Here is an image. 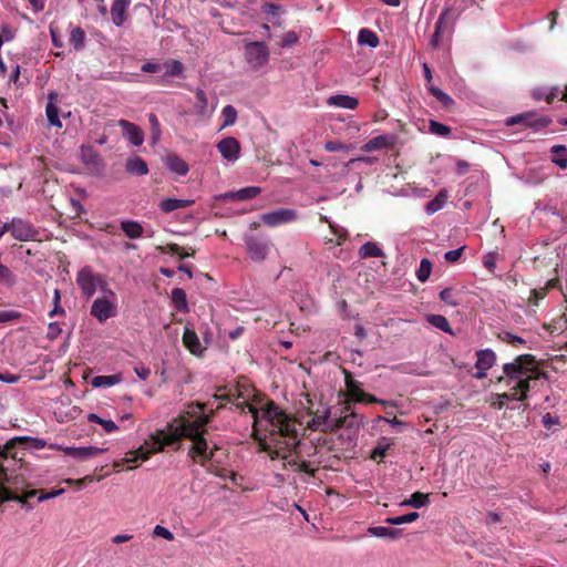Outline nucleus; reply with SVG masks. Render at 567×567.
Returning a JSON list of instances; mask_svg holds the SVG:
<instances>
[{"mask_svg": "<svg viewBox=\"0 0 567 567\" xmlns=\"http://www.w3.org/2000/svg\"><path fill=\"white\" fill-rule=\"evenodd\" d=\"M239 382L227 388L230 401L236 410L252 415L251 439L258 443L259 451L266 452L271 460L284 458L296 451L300 443V425L292 414H288L275 401L266 400L259 408L248 401Z\"/></svg>", "mask_w": 567, "mask_h": 567, "instance_id": "obj_1", "label": "nucleus"}, {"mask_svg": "<svg viewBox=\"0 0 567 567\" xmlns=\"http://www.w3.org/2000/svg\"><path fill=\"white\" fill-rule=\"evenodd\" d=\"M206 404L200 402H192L187 404L186 409L167 423L163 430L155 431V447L153 451L162 452L165 446H171L178 442L181 439H188L192 445L188 450V456L194 462L206 466L213 460L214 451L217 450L216 444L209 446L205 434L207 433L206 425L212 421V415L205 413Z\"/></svg>", "mask_w": 567, "mask_h": 567, "instance_id": "obj_2", "label": "nucleus"}, {"mask_svg": "<svg viewBox=\"0 0 567 567\" xmlns=\"http://www.w3.org/2000/svg\"><path fill=\"white\" fill-rule=\"evenodd\" d=\"M540 363L530 353L519 354L512 362L503 365V374L497 378L498 383H505L509 392L495 394L491 406L502 410L505 401H525L528 398L533 383L540 379L548 380V373L540 369Z\"/></svg>", "mask_w": 567, "mask_h": 567, "instance_id": "obj_3", "label": "nucleus"}, {"mask_svg": "<svg viewBox=\"0 0 567 567\" xmlns=\"http://www.w3.org/2000/svg\"><path fill=\"white\" fill-rule=\"evenodd\" d=\"M45 444V441L42 439L20 436L8 441L7 444L3 446L0 445V503H4L7 501H16L27 509H32V506L29 503L30 498L38 496V501L43 502L56 497L64 492L63 488L53 489L48 493L41 489H30L20 495L4 486V483L8 481V475L7 468L3 466L2 462L7 460L9 456H11L13 460L16 458V453L13 452V450L18 445L40 450L43 449Z\"/></svg>", "mask_w": 567, "mask_h": 567, "instance_id": "obj_4", "label": "nucleus"}, {"mask_svg": "<svg viewBox=\"0 0 567 567\" xmlns=\"http://www.w3.org/2000/svg\"><path fill=\"white\" fill-rule=\"evenodd\" d=\"M455 28V19L451 8H445L435 22L434 32L429 45L432 50H440L450 45Z\"/></svg>", "mask_w": 567, "mask_h": 567, "instance_id": "obj_5", "label": "nucleus"}, {"mask_svg": "<svg viewBox=\"0 0 567 567\" xmlns=\"http://www.w3.org/2000/svg\"><path fill=\"white\" fill-rule=\"evenodd\" d=\"M75 281L85 299L92 298L97 288L114 296V292L106 288L104 277L94 272L90 266H84L78 271Z\"/></svg>", "mask_w": 567, "mask_h": 567, "instance_id": "obj_6", "label": "nucleus"}, {"mask_svg": "<svg viewBox=\"0 0 567 567\" xmlns=\"http://www.w3.org/2000/svg\"><path fill=\"white\" fill-rule=\"evenodd\" d=\"M245 59L252 70L265 66L269 61V49L265 42H245Z\"/></svg>", "mask_w": 567, "mask_h": 567, "instance_id": "obj_7", "label": "nucleus"}, {"mask_svg": "<svg viewBox=\"0 0 567 567\" xmlns=\"http://www.w3.org/2000/svg\"><path fill=\"white\" fill-rule=\"evenodd\" d=\"M153 442H155V433L151 434L150 437L145 440L144 444L141 445L137 450L131 451L126 454L125 457L121 458L120 461H115L113 464L114 468H120L127 463H136L138 461L148 460L153 454L158 452L153 451L156 445L153 444Z\"/></svg>", "mask_w": 567, "mask_h": 567, "instance_id": "obj_8", "label": "nucleus"}, {"mask_svg": "<svg viewBox=\"0 0 567 567\" xmlns=\"http://www.w3.org/2000/svg\"><path fill=\"white\" fill-rule=\"evenodd\" d=\"M245 243L247 252L254 261L265 260L270 251L271 244L267 237L251 235L245 238Z\"/></svg>", "mask_w": 567, "mask_h": 567, "instance_id": "obj_9", "label": "nucleus"}, {"mask_svg": "<svg viewBox=\"0 0 567 567\" xmlns=\"http://www.w3.org/2000/svg\"><path fill=\"white\" fill-rule=\"evenodd\" d=\"M308 415L311 416L308 421L309 429L330 432L329 425L333 423L334 419L330 417V408L328 405L319 404L315 410L309 408Z\"/></svg>", "mask_w": 567, "mask_h": 567, "instance_id": "obj_10", "label": "nucleus"}, {"mask_svg": "<svg viewBox=\"0 0 567 567\" xmlns=\"http://www.w3.org/2000/svg\"><path fill=\"white\" fill-rule=\"evenodd\" d=\"M297 219V212L290 208H279L261 215V220L269 227L288 224Z\"/></svg>", "mask_w": 567, "mask_h": 567, "instance_id": "obj_11", "label": "nucleus"}, {"mask_svg": "<svg viewBox=\"0 0 567 567\" xmlns=\"http://www.w3.org/2000/svg\"><path fill=\"white\" fill-rule=\"evenodd\" d=\"M550 118L546 116L537 117L534 112H526L518 114L516 116L508 117L506 120L507 125L523 124L526 127H546L550 123Z\"/></svg>", "mask_w": 567, "mask_h": 567, "instance_id": "obj_12", "label": "nucleus"}, {"mask_svg": "<svg viewBox=\"0 0 567 567\" xmlns=\"http://www.w3.org/2000/svg\"><path fill=\"white\" fill-rule=\"evenodd\" d=\"M8 231L11 233L13 238L20 241H28L35 237L37 230L23 219H12L11 223H7Z\"/></svg>", "mask_w": 567, "mask_h": 567, "instance_id": "obj_13", "label": "nucleus"}, {"mask_svg": "<svg viewBox=\"0 0 567 567\" xmlns=\"http://www.w3.org/2000/svg\"><path fill=\"white\" fill-rule=\"evenodd\" d=\"M91 315L100 322H104L116 315V305L106 298H97L92 303Z\"/></svg>", "mask_w": 567, "mask_h": 567, "instance_id": "obj_14", "label": "nucleus"}, {"mask_svg": "<svg viewBox=\"0 0 567 567\" xmlns=\"http://www.w3.org/2000/svg\"><path fill=\"white\" fill-rule=\"evenodd\" d=\"M217 148L225 159L234 162L239 156L240 144L235 137H226L217 144Z\"/></svg>", "mask_w": 567, "mask_h": 567, "instance_id": "obj_15", "label": "nucleus"}, {"mask_svg": "<svg viewBox=\"0 0 567 567\" xmlns=\"http://www.w3.org/2000/svg\"><path fill=\"white\" fill-rule=\"evenodd\" d=\"M118 125L123 131V135L134 145L141 146L144 142L143 131L134 123L126 120H120Z\"/></svg>", "mask_w": 567, "mask_h": 567, "instance_id": "obj_16", "label": "nucleus"}, {"mask_svg": "<svg viewBox=\"0 0 567 567\" xmlns=\"http://www.w3.org/2000/svg\"><path fill=\"white\" fill-rule=\"evenodd\" d=\"M363 417L354 412H349L343 416L334 419L333 423L329 425L330 432H336L342 427L359 429L362 424Z\"/></svg>", "mask_w": 567, "mask_h": 567, "instance_id": "obj_17", "label": "nucleus"}, {"mask_svg": "<svg viewBox=\"0 0 567 567\" xmlns=\"http://www.w3.org/2000/svg\"><path fill=\"white\" fill-rule=\"evenodd\" d=\"M106 449L95 446L65 447L64 453L78 460H87L104 453Z\"/></svg>", "mask_w": 567, "mask_h": 567, "instance_id": "obj_18", "label": "nucleus"}, {"mask_svg": "<svg viewBox=\"0 0 567 567\" xmlns=\"http://www.w3.org/2000/svg\"><path fill=\"white\" fill-rule=\"evenodd\" d=\"M261 189L257 186H247L244 188H240L237 192H227L223 195H220L221 199L225 200H247L255 198L260 194Z\"/></svg>", "mask_w": 567, "mask_h": 567, "instance_id": "obj_19", "label": "nucleus"}, {"mask_svg": "<svg viewBox=\"0 0 567 567\" xmlns=\"http://www.w3.org/2000/svg\"><path fill=\"white\" fill-rule=\"evenodd\" d=\"M344 384L347 389V395L350 401L359 402L364 391L361 388V382L353 379L352 374L344 370Z\"/></svg>", "mask_w": 567, "mask_h": 567, "instance_id": "obj_20", "label": "nucleus"}, {"mask_svg": "<svg viewBox=\"0 0 567 567\" xmlns=\"http://www.w3.org/2000/svg\"><path fill=\"white\" fill-rule=\"evenodd\" d=\"M394 144V137L390 135H378L369 140L363 146V152H373L381 148L391 147Z\"/></svg>", "mask_w": 567, "mask_h": 567, "instance_id": "obj_21", "label": "nucleus"}, {"mask_svg": "<svg viewBox=\"0 0 567 567\" xmlns=\"http://www.w3.org/2000/svg\"><path fill=\"white\" fill-rule=\"evenodd\" d=\"M496 361V354L491 349H484L476 352L475 369L481 371L489 370Z\"/></svg>", "mask_w": 567, "mask_h": 567, "instance_id": "obj_22", "label": "nucleus"}, {"mask_svg": "<svg viewBox=\"0 0 567 567\" xmlns=\"http://www.w3.org/2000/svg\"><path fill=\"white\" fill-rule=\"evenodd\" d=\"M183 343L195 355H199L204 351L199 339L193 329L185 328L183 333Z\"/></svg>", "mask_w": 567, "mask_h": 567, "instance_id": "obj_23", "label": "nucleus"}, {"mask_svg": "<svg viewBox=\"0 0 567 567\" xmlns=\"http://www.w3.org/2000/svg\"><path fill=\"white\" fill-rule=\"evenodd\" d=\"M327 103L328 105L347 110H354L359 105L357 97L344 94L332 95L328 99Z\"/></svg>", "mask_w": 567, "mask_h": 567, "instance_id": "obj_24", "label": "nucleus"}, {"mask_svg": "<svg viewBox=\"0 0 567 567\" xmlns=\"http://www.w3.org/2000/svg\"><path fill=\"white\" fill-rule=\"evenodd\" d=\"M194 204L193 199H177V198H166L159 203V208L163 213H172L176 209L186 208Z\"/></svg>", "mask_w": 567, "mask_h": 567, "instance_id": "obj_25", "label": "nucleus"}, {"mask_svg": "<svg viewBox=\"0 0 567 567\" xmlns=\"http://www.w3.org/2000/svg\"><path fill=\"white\" fill-rule=\"evenodd\" d=\"M49 103L45 109L47 118L50 125L55 127H62V123L59 117V107L55 105L54 101L56 100V93L51 92L49 94Z\"/></svg>", "mask_w": 567, "mask_h": 567, "instance_id": "obj_26", "label": "nucleus"}, {"mask_svg": "<svg viewBox=\"0 0 567 567\" xmlns=\"http://www.w3.org/2000/svg\"><path fill=\"white\" fill-rule=\"evenodd\" d=\"M128 6L126 0H114L111 7V17L115 25H122L125 21V12Z\"/></svg>", "mask_w": 567, "mask_h": 567, "instance_id": "obj_27", "label": "nucleus"}, {"mask_svg": "<svg viewBox=\"0 0 567 567\" xmlns=\"http://www.w3.org/2000/svg\"><path fill=\"white\" fill-rule=\"evenodd\" d=\"M167 167L179 176H185L188 171V164L178 155H169L166 158Z\"/></svg>", "mask_w": 567, "mask_h": 567, "instance_id": "obj_28", "label": "nucleus"}, {"mask_svg": "<svg viewBox=\"0 0 567 567\" xmlns=\"http://www.w3.org/2000/svg\"><path fill=\"white\" fill-rule=\"evenodd\" d=\"M125 167L130 174L137 175V176L146 175L148 173V167H147L146 162L138 156L128 158Z\"/></svg>", "mask_w": 567, "mask_h": 567, "instance_id": "obj_29", "label": "nucleus"}, {"mask_svg": "<svg viewBox=\"0 0 567 567\" xmlns=\"http://www.w3.org/2000/svg\"><path fill=\"white\" fill-rule=\"evenodd\" d=\"M393 445V442L389 437H381L375 447L372 450L370 457L379 463L388 454L389 450Z\"/></svg>", "mask_w": 567, "mask_h": 567, "instance_id": "obj_30", "label": "nucleus"}, {"mask_svg": "<svg viewBox=\"0 0 567 567\" xmlns=\"http://www.w3.org/2000/svg\"><path fill=\"white\" fill-rule=\"evenodd\" d=\"M550 153L554 155L551 162L557 165L560 169L567 168V147L565 145H554L550 148Z\"/></svg>", "mask_w": 567, "mask_h": 567, "instance_id": "obj_31", "label": "nucleus"}, {"mask_svg": "<svg viewBox=\"0 0 567 567\" xmlns=\"http://www.w3.org/2000/svg\"><path fill=\"white\" fill-rule=\"evenodd\" d=\"M121 228L124 231V234L131 239L140 238L143 236L144 233L143 226L135 220L122 221Z\"/></svg>", "mask_w": 567, "mask_h": 567, "instance_id": "obj_32", "label": "nucleus"}, {"mask_svg": "<svg viewBox=\"0 0 567 567\" xmlns=\"http://www.w3.org/2000/svg\"><path fill=\"white\" fill-rule=\"evenodd\" d=\"M171 299H172V302H173L174 307L178 311L187 312L189 310L188 309V303H187L186 292L184 291V289H182V288H174L172 290Z\"/></svg>", "mask_w": 567, "mask_h": 567, "instance_id": "obj_33", "label": "nucleus"}, {"mask_svg": "<svg viewBox=\"0 0 567 567\" xmlns=\"http://www.w3.org/2000/svg\"><path fill=\"white\" fill-rule=\"evenodd\" d=\"M446 199H447V193L445 189H442L437 193V195L426 204L425 206V212L429 214V215H432L436 212H439L440 209L443 208V206L445 205L446 203Z\"/></svg>", "mask_w": 567, "mask_h": 567, "instance_id": "obj_34", "label": "nucleus"}, {"mask_svg": "<svg viewBox=\"0 0 567 567\" xmlns=\"http://www.w3.org/2000/svg\"><path fill=\"white\" fill-rule=\"evenodd\" d=\"M368 532L375 537L396 539L400 537V530L391 527L375 526L370 527Z\"/></svg>", "mask_w": 567, "mask_h": 567, "instance_id": "obj_35", "label": "nucleus"}, {"mask_svg": "<svg viewBox=\"0 0 567 567\" xmlns=\"http://www.w3.org/2000/svg\"><path fill=\"white\" fill-rule=\"evenodd\" d=\"M426 321L431 326H433V327H435V328H437V329H440V330H442V331H444V332H446L449 334H454V332H453V330H452V328L450 326L449 320L444 316H442V315H429L426 317Z\"/></svg>", "mask_w": 567, "mask_h": 567, "instance_id": "obj_36", "label": "nucleus"}, {"mask_svg": "<svg viewBox=\"0 0 567 567\" xmlns=\"http://www.w3.org/2000/svg\"><path fill=\"white\" fill-rule=\"evenodd\" d=\"M430 503L429 494L422 492H415L409 499L401 503L402 506H412L414 508H421Z\"/></svg>", "mask_w": 567, "mask_h": 567, "instance_id": "obj_37", "label": "nucleus"}, {"mask_svg": "<svg viewBox=\"0 0 567 567\" xmlns=\"http://www.w3.org/2000/svg\"><path fill=\"white\" fill-rule=\"evenodd\" d=\"M120 381L121 377L118 374L97 375L91 380V385L93 388H107L117 384Z\"/></svg>", "mask_w": 567, "mask_h": 567, "instance_id": "obj_38", "label": "nucleus"}, {"mask_svg": "<svg viewBox=\"0 0 567 567\" xmlns=\"http://www.w3.org/2000/svg\"><path fill=\"white\" fill-rule=\"evenodd\" d=\"M358 42L360 44H367L370 48H377L379 45V37L377 33L370 29H361L358 37Z\"/></svg>", "mask_w": 567, "mask_h": 567, "instance_id": "obj_39", "label": "nucleus"}, {"mask_svg": "<svg viewBox=\"0 0 567 567\" xmlns=\"http://www.w3.org/2000/svg\"><path fill=\"white\" fill-rule=\"evenodd\" d=\"M80 156L83 163L97 165L100 162V155L90 145H82L80 148Z\"/></svg>", "mask_w": 567, "mask_h": 567, "instance_id": "obj_40", "label": "nucleus"}, {"mask_svg": "<svg viewBox=\"0 0 567 567\" xmlns=\"http://www.w3.org/2000/svg\"><path fill=\"white\" fill-rule=\"evenodd\" d=\"M359 255L361 258H378L383 256V251L377 244L368 241L361 246Z\"/></svg>", "mask_w": 567, "mask_h": 567, "instance_id": "obj_41", "label": "nucleus"}, {"mask_svg": "<svg viewBox=\"0 0 567 567\" xmlns=\"http://www.w3.org/2000/svg\"><path fill=\"white\" fill-rule=\"evenodd\" d=\"M84 30L80 27L73 28L70 33V44L73 45L74 50H81L84 47Z\"/></svg>", "mask_w": 567, "mask_h": 567, "instance_id": "obj_42", "label": "nucleus"}, {"mask_svg": "<svg viewBox=\"0 0 567 567\" xmlns=\"http://www.w3.org/2000/svg\"><path fill=\"white\" fill-rule=\"evenodd\" d=\"M87 420L91 423L100 424L106 433L115 432L118 429L114 421L102 419L94 413L89 414Z\"/></svg>", "mask_w": 567, "mask_h": 567, "instance_id": "obj_43", "label": "nucleus"}, {"mask_svg": "<svg viewBox=\"0 0 567 567\" xmlns=\"http://www.w3.org/2000/svg\"><path fill=\"white\" fill-rule=\"evenodd\" d=\"M431 271L432 262L427 258H423L420 261V266L416 270V278L419 279V281L425 282L430 278Z\"/></svg>", "mask_w": 567, "mask_h": 567, "instance_id": "obj_44", "label": "nucleus"}, {"mask_svg": "<svg viewBox=\"0 0 567 567\" xmlns=\"http://www.w3.org/2000/svg\"><path fill=\"white\" fill-rule=\"evenodd\" d=\"M419 516L420 515L417 512H411V513H408V514H404L401 516L389 517V518H386L385 522L390 525H402V524H409V523L416 520L419 518Z\"/></svg>", "mask_w": 567, "mask_h": 567, "instance_id": "obj_45", "label": "nucleus"}, {"mask_svg": "<svg viewBox=\"0 0 567 567\" xmlns=\"http://www.w3.org/2000/svg\"><path fill=\"white\" fill-rule=\"evenodd\" d=\"M221 127L234 125L237 120V111L233 105H226L221 111Z\"/></svg>", "mask_w": 567, "mask_h": 567, "instance_id": "obj_46", "label": "nucleus"}, {"mask_svg": "<svg viewBox=\"0 0 567 567\" xmlns=\"http://www.w3.org/2000/svg\"><path fill=\"white\" fill-rule=\"evenodd\" d=\"M440 299L449 306L456 307L460 305L457 292L453 288H445L440 292Z\"/></svg>", "mask_w": 567, "mask_h": 567, "instance_id": "obj_47", "label": "nucleus"}, {"mask_svg": "<svg viewBox=\"0 0 567 567\" xmlns=\"http://www.w3.org/2000/svg\"><path fill=\"white\" fill-rule=\"evenodd\" d=\"M148 122L151 125L152 143L156 144L161 138V124L157 116L154 113L148 114Z\"/></svg>", "mask_w": 567, "mask_h": 567, "instance_id": "obj_48", "label": "nucleus"}, {"mask_svg": "<svg viewBox=\"0 0 567 567\" xmlns=\"http://www.w3.org/2000/svg\"><path fill=\"white\" fill-rule=\"evenodd\" d=\"M166 72L165 76H179L184 71V65L178 60H172L165 63Z\"/></svg>", "mask_w": 567, "mask_h": 567, "instance_id": "obj_49", "label": "nucleus"}, {"mask_svg": "<svg viewBox=\"0 0 567 567\" xmlns=\"http://www.w3.org/2000/svg\"><path fill=\"white\" fill-rule=\"evenodd\" d=\"M429 128L432 134H435V135H439L442 137H449L451 134V128L447 125L442 124L436 121H433V120L430 121Z\"/></svg>", "mask_w": 567, "mask_h": 567, "instance_id": "obj_50", "label": "nucleus"}, {"mask_svg": "<svg viewBox=\"0 0 567 567\" xmlns=\"http://www.w3.org/2000/svg\"><path fill=\"white\" fill-rule=\"evenodd\" d=\"M0 284L12 287L16 284V277L4 265L0 264Z\"/></svg>", "mask_w": 567, "mask_h": 567, "instance_id": "obj_51", "label": "nucleus"}, {"mask_svg": "<svg viewBox=\"0 0 567 567\" xmlns=\"http://www.w3.org/2000/svg\"><path fill=\"white\" fill-rule=\"evenodd\" d=\"M498 339L502 340L503 342L509 343L515 347L518 344L525 343L524 339H522L520 337L515 336L508 331H503V332L498 333Z\"/></svg>", "mask_w": 567, "mask_h": 567, "instance_id": "obj_52", "label": "nucleus"}, {"mask_svg": "<svg viewBox=\"0 0 567 567\" xmlns=\"http://www.w3.org/2000/svg\"><path fill=\"white\" fill-rule=\"evenodd\" d=\"M547 295V288L532 289L528 302L535 307L538 306L539 301L543 300Z\"/></svg>", "mask_w": 567, "mask_h": 567, "instance_id": "obj_53", "label": "nucleus"}, {"mask_svg": "<svg viewBox=\"0 0 567 567\" xmlns=\"http://www.w3.org/2000/svg\"><path fill=\"white\" fill-rule=\"evenodd\" d=\"M464 250H465V246H462V247H460L457 249H454V250L446 251L444 254L445 261L449 262V264L457 262L461 259Z\"/></svg>", "mask_w": 567, "mask_h": 567, "instance_id": "obj_54", "label": "nucleus"}, {"mask_svg": "<svg viewBox=\"0 0 567 567\" xmlns=\"http://www.w3.org/2000/svg\"><path fill=\"white\" fill-rule=\"evenodd\" d=\"M360 403L361 402H364V403H379V404H382L384 406L386 405H394L393 402L391 401H385V400H381V399H378L377 396L372 395V394H369V393H363V395L360 398Z\"/></svg>", "mask_w": 567, "mask_h": 567, "instance_id": "obj_55", "label": "nucleus"}, {"mask_svg": "<svg viewBox=\"0 0 567 567\" xmlns=\"http://www.w3.org/2000/svg\"><path fill=\"white\" fill-rule=\"evenodd\" d=\"M298 34L295 31H288L282 35L281 47L287 48L298 42Z\"/></svg>", "mask_w": 567, "mask_h": 567, "instance_id": "obj_56", "label": "nucleus"}, {"mask_svg": "<svg viewBox=\"0 0 567 567\" xmlns=\"http://www.w3.org/2000/svg\"><path fill=\"white\" fill-rule=\"evenodd\" d=\"M21 317V313L16 310H0V323L17 320Z\"/></svg>", "mask_w": 567, "mask_h": 567, "instance_id": "obj_57", "label": "nucleus"}, {"mask_svg": "<svg viewBox=\"0 0 567 567\" xmlns=\"http://www.w3.org/2000/svg\"><path fill=\"white\" fill-rule=\"evenodd\" d=\"M350 146L351 145H346L338 141H328L324 144V150L327 152H339V151L348 150Z\"/></svg>", "mask_w": 567, "mask_h": 567, "instance_id": "obj_58", "label": "nucleus"}, {"mask_svg": "<svg viewBox=\"0 0 567 567\" xmlns=\"http://www.w3.org/2000/svg\"><path fill=\"white\" fill-rule=\"evenodd\" d=\"M289 464L290 465H296L297 466V471L298 472H303V473H307L311 476H315V470L310 467V463L309 462H301V463H298L297 461L292 460V461H289Z\"/></svg>", "mask_w": 567, "mask_h": 567, "instance_id": "obj_59", "label": "nucleus"}, {"mask_svg": "<svg viewBox=\"0 0 567 567\" xmlns=\"http://www.w3.org/2000/svg\"><path fill=\"white\" fill-rule=\"evenodd\" d=\"M153 534L155 536L163 537L164 539H167V540L174 539V535L166 527H163L161 525L155 526Z\"/></svg>", "mask_w": 567, "mask_h": 567, "instance_id": "obj_60", "label": "nucleus"}, {"mask_svg": "<svg viewBox=\"0 0 567 567\" xmlns=\"http://www.w3.org/2000/svg\"><path fill=\"white\" fill-rule=\"evenodd\" d=\"M542 422L546 429H550L554 424L558 423V417L550 413H546L543 415Z\"/></svg>", "mask_w": 567, "mask_h": 567, "instance_id": "obj_61", "label": "nucleus"}, {"mask_svg": "<svg viewBox=\"0 0 567 567\" xmlns=\"http://www.w3.org/2000/svg\"><path fill=\"white\" fill-rule=\"evenodd\" d=\"M162 65L158 63L146 62L141 66V70L146 73H155L161 71Z\"/></svg>", "mask_w": 567, "mask_h": 567, "instance_id": "obj_62", "label": "nucleus"}, {"mask_svg": "<svg viewBox=\"0 0 567 567\" xmlns=\"http://www.w3.org/2000/svg\"><path fill=\"white\" fill-rule=\"evenodd\" d=\"M162 251L165 252V254H172V255H177L179 254L181 251H183V247H181L179 245L177 244H167L165 247H161Z\"/></svg>", "mask_w": 567, "mask_h": 567, "instance_id": "obj_63", "label": "nucleus"}, {"mask_svg": "<svg viewBox=\"0 0 567 567\" xmlns=\"http://www.w3.org/2000/svg\"><path fill=\"white\" fill-rule=\"evenodd\" d=\"M48 336L51 338V339H54L56 338L60 333H61V328H60V324L58 322H51L48 327Z\"/></svg>", "mask_w": 567, "mask_h": 567, "instance_id": "obj_64", "label": "nucleus"}]
</instances>
